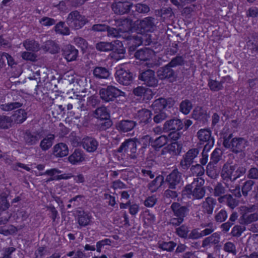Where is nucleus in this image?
<instances>
[{"label":"nucleus","mask_w":258,"mask_h":258,"mask_svg":"<svg viewBox=\"0 0 258 258\" xmlns=\"http://www.w3.org/2000/svg\"><path fill=\"white\" fill-rule=\"evenodd\" d=\"M88 22L87 18L84 16L81 15L78 11L71 12L66 19L67 25L75 30L81 29Z\"/></svg>","instance_id":"1"},{"label":"nucleus","mask_w":258,"mask_h":258,"mask_svg":"<svg viewBox=\"0 0 258 258\" xmlns=\"http://www.w3.org/2000/svg\"><path fill=\"white\" fill-rule=\"evenodd\" d=\"M138 79L148 87H156L158 85V80L155 76V72L151 69L140 72Z\"/></svg>","instance_id":"2"},{"label":"nucleus","mask_w":258,"mask_h":258,"mask_svg":"<svg viewBox=\"0 0 258 258\" xmlns=\"http://www.w3.org/2000/svg\"><path fill=\"white\" fill-rule=\"evenodd\" d=\"M133 3L127 1L114 0L111 5L113 13L117 15L128 14L131 11Z\"/></svg>","instance_id":"3"},{"label":"nucleus","mask_w":258,"mask_h":258,"mask_svg":"<svg viewBox=\"0 0 258 258\" xmlns=\"http://www.w3.org/2000/svg\"><path fill=\"white\" fill-rule=\"evenodd\" d=\"M123 92L112 86H108L107 88L100 89L99 94L101 99L106 102L113 101L120 96Z\"/></svg>","instance_id":"4"},{"label":"nucleus","mask_w":258,"mask_h":258,"mask_svg":"<svg viewBox=\"0 0 258 258\" xmlns=\"http://www.w3.org/2000/svg\"><path fill=\"white\" fill-rule=\"evenodd\" d=\"M228 143V141L225 142L224 147L230 149L233 153L235 154L243 152L248 146L247 141L243 138H234L232 139L231 144Z\"/></svg>","instance_id":"5"},{"label":"nucleus","mask_w":258,"mask_h":258,"mask_svg":"<svg viewBox=\"0 0 258 258\" xmlns=\"http://www.w3.org/2000/svg\"><path fill=\"white\" fill-rule=\"evenodd\" d=\"M115 78L119 84L128 86L133 83L135 75L128 70L120 69L116 70L115 73Z\"/></svg>","instance_id":"6"},{"label":"nucleus","mask_w":258,"mask_h":258,"mask_svg":"<svg viewBox=\"0 0 258 258\" xmlns=\"http://www.w3.org/2000/svg\"><path fill=\"white\" fill-rule=\"evenodd\" d=\"M199 153L198 148H192L189 149L183 156L180 160L179 166L183 170H187L194 162L195 159Z\"/></svg>","instance_id":"7"},{"label":"nucleus","mask_w":258,"mask_h":258,"mask_svg":"<svg viewBox=\"0 0 258 258\" xmlns=\"http://www.w3.org/2000/svg\"><path fill=\"white\" fill-rule=\"evenodd\" d=\"M211 135V131L209 129L207 128L201 129L197 132V137L200 144L206 143L204 147L206 150L208 148L211 149L214 145V139Z\"/></svg>","instance_id":"8"},{"label":"nucleus","mask_w":258,"mask_h":258,"mask_svg":"<svg viewBox=\"0 0 258 258\" xmlns=\"http://www.w3.org/2000/svg\"><path fill=\"white\" fill-rule=\"evenodd\" d=\"M157 75L160 80H168L170 82L175 81L177 78L175 71L168 64L160 68L157 71Z\"/></svg>","instance_id":"9"},{"label":"nucleus","mask_w":258,"mask_h":258,"mask_svg":"<svg viewBox=\"0 0 258 258\" xmlns=\"http://www.w3.org/2000/svg\"><path fill=\"white\" fill-rule=\"evenodd\" d=\"M139 31L141 32H152L156 28V20L152 17H147L139 20Z\"/></svg>","instance_id":"10"},{"label":"nucleus","mask_w":258,"mask_h":258,"mask_svg":"<svg viewBox=\"0 0 258 258\" xmlns=\"http://www.w3.org/2000/svg\"><path fill=\"white\" fill-rule=\"evenodd\" d=\"M181 181V173L174 169L167 176L165 182L169 188L176 189Z\"/></svg>","instance_id":"11"},{"label":"nucleus","mask_w":258,"mask_h":258,"mask_svg":"<svg viewBox=\"0 0 258 258\" xmlns=\"http://www.w3.org/2000/svg\"><path fill=\"white\" fill-rule=\"evenodd\" d=\"M137 125V122L134 120L122 119L116 122V128L120 133H126L133 131Z\"/></svg>","instance_id":"12"},{"label":"nucleus","mask_w":258,"mask_h":258,"mask_svg":"<svg viewBox=\"0 0 258 258\" xmlns=\"http://www.w3.org/2000/svg\"><path fill=\"white\" fill-rule=\"evenodd\" d=\"M42 138V134L39 132H32L30 130H26L23 134L24 141L28 146L37 144Z\"/></svg>","instance_id":"13"},{"label":"nucleus","mask_w":258,"mask_h":258,"mask_svg":"<svg viewBox=\"0 0 258 258\" xmlns=\"http://www.w3.org/2000/svg\"><path fill=\"white\" fill-rule=\"evenodd\" d=\"M174 104V101L171 99H166L163 98H160L155 100L152 105V107L154 112L163 111V109L166 107L169 108L172 106Z\"/></svg>","instance_id":"14"},{"label":"nucleus","mask_w":258,"mask_h":258,"mask_svg":"<svg viewBox=\"0 0 258 258\" xmlns=\"http://www.w3.org/2000/svg\"><path fill=\"white\" fill-rule=\"evenodd\" d=\"M170 208L175 217L182 218L183 220L187 216L189 211L187 206H182L177 202H173L171 204Z\"/></svg>","instance_id":"15"},{"label":"nucleus","mask_w":258,"mask_h":258,"mask_svg":"<svg viewBox=\"0 0 258 258\" xmlns=\"http://www.w3.org/2000/svg\"><path fill=\"white\" fill-rule=\"evenodd\" d=\"M144 140L150 143L152 146L155 149L162 147L167 143L168 140L167 137L164 135L161 136L155 140L149 136H145L143 137L141 141H143Z\"/></svg>","instance_id":"16"},{"label":"nucleus","mask_w":258,"mask_h":258,"mask_svg":"<svg viewBox=\"0 0 258 258\" xmlns=\"http://www.w3.org/2000/svg\"><path fill=\"white\" fill-rule=\"evenodd\" d=\"M92 71L94 78L98 80H107L111 74L108 68L101 66L94 67Z\"/></svg>","instance_id":"17"},{"label":"nucleus","mask_w":258,"mask_h":258,"mask_svg":"<svg viewBox=\"0 0 258 258\" xmlns=\"http://www.w3.org/2000/svg\"><path fill=\"white\" fill-rule=\"evenodd\" d=\"M85 154L80 149H75L74 152L68 157L69 162L72 165H77L85 160Z\"/></svg>","instance_id":"18"},{"label":"nucleus","mask_w":258,"mask_h":258,"mask_svg":"<svg viewBox=\"0 0 258 258\" xmlns=\"http://www.w3.org/2000/svg\"><path fill=\"white\" fill-rule=\"evenodd\" d=\"M153 54V50L149 48L145 47L136 50L134 56L137 59L145 61L151 58Z\"/></svg>","instance_id":"19"},{"label":"nucleus","mask_w":258,"mask_h":258,"mask_svg":"<svg viewBox=\"0 0 258 258\" xmlns=\"http://www.w3.org/2000/svg\"><path fill=\"white\" fill-rule=\"evenodd\" d=\"M182 126L183 124L180 119L173 118L167 120L164 123L163 130L165 132L179 131L182 129Z\"/></svg>","instance_id":"20"},{"label":"nucleus","mask_w":258,"mask_h":258,"mask_svg":"<svg viewBox=\"0 0 258 258\" xmlns=\"http://www.w3.org/2000/svg\"><path fill=\"white\" fill-rule=\"evenodd\" d=\"M192 117L203 123L206 122L209 118L207 111L202 107H196L192 111Z\"/></svg>","instance_id":"21"},{"label":"nucleus","mask_w":258,"mask_h":258,"mask_svg":"<svg viewBox=\"0 0 258 258\" xmlns=\"http://www.w3.org/2000/svg\"><path fill=\"white\" fill-rule=\"evenodd\" d=\"M83 148L89 152L95 151L98 146V143L96 139L92 137H86L82 140Z\"/></svg>","instance_id":"22"},{"label":"nucleus","mask_w":258,"mask_h":258,"mask_svg":"<svg viewBox=\"0 0 258 258\" xmlns=\"http://www.w3.org/2000/svg\"><path fill=\"white\" fill-rule=\"evenodd\" d=\"M78 54V50L71 45L66 46L63 50V55L68 61L76 60Z\"/></svg>","instance_id":"23"},{"label":"nucleus","mask_w":258,"mask_h":258,"mask_svg":"<svg viewBox=\"0 0 258 258\" xmlns=\"http://www.w3.org/2000/svg\"><path fill=\"white\" fill-rule=\"evenodd\" d=\"M216 204L217 201L216 199L210 197H207L202 203L203 212L209 215H212Z\"/></svg>","instance_id":"24"},{"label":"nucleus","mask_w":258,"mask_h":258,"mask_svg":"<svg viewBox=\"0 0 258 258\" xmlns=\"http://www.w3.org/2000/svg\"><path fill=\"white\" fill-rule=\"evenodd\" d=\"M69 153L67 145L63 143L56 144L53 148V154L56 157H63Z\"/></svg>","instance_id":"25"},{"label":"nucleus","mask_w":258,"mask_h":258,"mask_svg":"<svg viewBox=\"0 0 258 258\" xmlns=\"http://www.w3.org/2000/svg\"><path fill=\"white\" fill-rule=\"evenodd\" d=\"M235 170V165H231L226 163L223 166L221 171V176L224 180L230 179L233 181V173Z\"/></svg>","instance_id":"26"},{"label":"nucleus","mask_w":258,"mask_h":258,"mask_svg":"<svg viewBox=\"0 0 258 258\" xmlns=\"http://www.w3.org/2000/svg\"><path fill=\"white\" fill-rule=\"evenodd\" d=\"M152 113L151 111L147 109H142L138 112V116L140 123L147 124L152 121Z\"/></svg>","instance_id":"27"},{"label":"nucleus","mask_w":258,"mask_h":258,"mask_svg":"<svg viewBox=\"0 0 258 258\" xmlns=\"http://www.w3.org/2000/svg\"><path fill=\"white\" fill-rule=\"evenodd\" d=\"M27 117V113L25 110L19 109L15 111L11 118L16 123L23 122Z\"/></svg>","instance_id":"28"},{"label":"nucleus","mask_w":258,"mask_h":258,"mask_svg":"<svg viewBox=\"0 0 258 258\" xmlns=\"http://www.w3.org/2000/svg\"><path fill=\"white\" fill-rule=\"evenodd\" d=\"M78 214V223L80 225L86 226L88 225L91 220V216L88 213L83 210H80L77 211Z\"/></svg>","instance_id":"29"},{"label":"nucleus","mask_w":258,"mask_h":258,"mask_svg":"<svg viewBox=\"0 0 258 258\" xmlns=\"http://www.w3.org/2000/svg\"><path fill=\"white\" fill-rule=\"evenodd\" d=\"M132 12L134 15L137 14H145L148 13L150 9L149 7L145 4L138 3L135 5L133 4Z\"/></svg>","instance_id":"30"},{"label":"nucleus","mask_w":258,"mask_h":258,"mask_svg":"<svg viewBox=\"0 0 258 258\" xmlns=\"http://www.w3.org/2000/svg\"><path fill=\"white\" fill-rule=\"evenodd\" d=\"M23 44L27 50L37 52L40 49V44L34 39H26Z\"/></svg>","instance_id":"31"},{"label":"nucleus","mask_w":258,"mask_h":258,"mask_svg":"<svg viewBox=\"0 0 258 258\" xmlns=\"http://www.w3.org/2000/svg\"><path fill=\"white\" fill-rule=\"evenodd\" d=\"M54 139V136L52 134H49L42 140L40 143V147L41 150L43 151L48 150L52 146Z\"/></svg>","instance_id":"32"},{"label":"nucleus","mask_w":258,"mask_h":258,"mask_svg":"<svg viewBox=\"0 0 258 258\" xmlns=\"http://www.w3.org/2000/svg\"><path fill=\"white\" fill-rule=\"evenodd\" d=\"M43 48L52 54L58 53L60 49L58 45L52 40L47 41L43 46Z\"/></svg>","instance_id":"33"},{"label":"nucleus","mask_w":258,"mask_h":258,"mask_svg":"<svg viewBox=\"0 0 258 258\" xmlns=\"http://www.w3.org/2000/svg\"><path fill=\"white\" fill-rule=\"evenodd\" d=\"M219 234L217 232L214 233L211 236L206 237L203 240L202 246L205 247L211 243L216 244L219 243Z\"/></svg>","instance_id":"34"},{"label":"nucleus","mask_w":258,"mask_h":258,"mask_svg":"<svg viewBox=\"0 0 258 258\" xmlns=\"http://www.w3.org/2000/svg\"><path fill=\"white\" fill-rule=\"evenodd\" d=\"M139 143L138 139L133 138L132 141L130 144V148L127 151V155L130 159H136L137 158L138 154L137 153V143Z\"/></svg>","instance_id":"35"},{"label":"nucleus","mask_w":258,"mask_h":258,"mask_svg":"<svg viewBox=\"0 0 258 258\" xmlns=\"http://www.w3.org/2000/svg\"><path fill=\"white\" fill-rule=\"evenodd\" d=\"M205 183V181L201 177H197L194 179L193 181L191 184H187L185 187V191L187 194H192L193 190L195 186H197V185H203Z\"/></svg>","instance_id":"36"},{"label":"nucleus","mask_w":258,"mask_h":258,"mask_svg":"<svg viewBox=\"0 0 258 258\" xmlns=\"http://www.w3.org/2000/svg\"><path fill=\"white\" fill-rule=\"evenodd\" d=\"M94 114L95 117L100 120L110 118V114L107 111V108L105 106L98 107L95 110Z\"/></svg>","instance_id":"37"},{"label":"nucleus","mask_w":258,"mask_h":258,"mask_svg":"<svg viewBox=\"0 0 258 258\" xmlns=\"http://www.w3.org/2000/svg\"><path fill=\"white\" fill-rule=\"evenodd\" d=\"M223 155V151L219 148H216L211 155V161L209 163L212 165L217 164L221 159Z\"/></svg>","instance_id":"38"},{"label":"nucleus","mask_w":258,"mask_h":258,"mask_svg":"<svg viewBox=\"0 0 258 258\" xmlns=\"http://www.w3.org/2000/svg\"><path fill=\"white\" fill-rule=\"evenodd\" d=\"M125 31L122 30L121 28H114L108 26L106 32L108 37L115 38L123 36Z\"/></svg>","instance_id":"39"},{"label":"nucleus","mask_w":258,"mask_h":258,"mask_svg":"<svg viewBox=\"0 0 258 258\" xmlns=\"http://www.w3.org/2000/svg\"><path fill=\"white\" fill-rule=\"evenodd\" d=\"M1 55L2 56L4 66H5L6 61L8 65L11 68H15L17 64V61H15L14 58L9 53L3 52L1 53Z\"/></svg>","instance_id":"40"},{"label":"nucleus","mask_w":258,"mask_h":258,"mask_svg":"<svg viewBox=\"0 0 258 258\" xmlns=\"http://www.w3.org/2000/svg\"><path fill=\"white\" fill-rule=\"evenodd\" d=\"M224 83L223 80H221L220 82L210 79L208 81V86L210 90L212 91L217 92L223 88V84Z\"/></svg>","instance_id":"41"},{"label":"nucleus","mask_w":258,"mask_h":258,"mask_svg":"<svg viewBox=\"0 0 258 258\" xmlns=\"http://www.w3.org/2000/svg\"><path fill=\"white\" fill-rule=\"evenodd\" d=\"M95 47L98 51L108 52L112 50L113 44L112 42H99L96 44Z\"/></svg>","instance_id":"42"},{"label":"nucleus","mask_w":258,"mask_h":258,"mask_svg":"<svg viewBox=\"0 0 258 258\" xmlns=\"http://www.w3.org/2000/svg\"><path fill=\"white\" fill-rule=\"evenodd\" d=\"M167 148L170 153H172L173 154L177 155H179L181 152L182 145L178 142H174L169 145Z\"/></svg>","instance_id":"43"},{"label":"nucleus","mask_w":258,"mask_h":258,"mask_svg":"<svg viewBox=\"0 0 258 258\" xmlns=\"http://www.w3.org/2000/svg\"><path fill=\"white\" fill-rule=\"evenodd\" d=\"M206 190L203 185H197L193 189L192 196L194 199L200 200L205 196Z\"/></svg>","instance_id":"44"},{"label":"nucleus","mask_w":258,"mask_h":258,"mask_svg":"<svg viewBox=\"0 0 258 258\" xmlns=\"http://www.w3.org/2000/svg\"><path fill=\"white\" fill-rule=\"evenodd\" d=\"M192 108L191 101L187 99L182 101L179 106L180 111L184 114H188Z\"/></svg>","instance_id":"45"},{"label":"nucleus","mask_w":258,"mask_h":258,"mask_svg":"<svg viewBox=\"0 0 258 258\" xmlns=\"http://www.w3.org/2000/svg\"><path fill=\"white\" fill-rule=\"evenodd\" d=\"M9 196L6 193L0 194V210L5 211L10 207V204L8 200Z\"/></svg>","instance_id":"46"},{"label":"nucleus","mask_w":258,"mask_h":258,"mask_svg":"<svg viewBox=\"0 0 258 258\" xmlns=\"http://www.w3.org/2000/svg\"><path fill=\"white\" fill-rule=\"evenodd\" d=\"M189 232V227L183 224L176 229L175 233L180 237L187 239Z\"/></svg>","instance_id":"47"},{"label":"nucleus","mask_w":258,"mask_h":258,"mask_svg":"<svg viewBox=\"0 0 258 258\" xmlns=\"http://www.w3.org/2000/svg\"><path fill=\"white\" fill-rule=\"evenodd\" d=\"M13 119L11 117L0 115V128L8 129L11 126Z\"/></svg>","instance_id":"48"},{"label":"nucleus","mask_w":258,"mask_h":258,"mask_svg":"<svg viewBox=\"0 0 258 258\" xmlns=\"http://www.w3.org/2000/svg\"><path fill=\"white\" fill-rule=\"evenodd\" d=\"M23 104L19 102H12L1 106V109L4 111H11L15 109L19 108L22 106Z\"/></svg>","instance_id":"49"},{"label":"nucleus","mask_w":258,"mask_h":258,"mask_svg":"<svg viewBox=\"0 0 258 258\" xmlns=\"http://www.w3.org/2000/svg\"><path fill=\"white\" fill-rule=\"evenodd\" d=\"M64 22H59L55 26V31L56 32L60 33L63 35L70 34V29L68 27H64Z\"/></svg>","instance_id":"50"},{"label":"nucleus","mask_w":258,"mask_h":258,"mask_svg":"<svg viewBox=\"0 0 258 258\" xmlns=\"http://www.w3.org/2000/svg\"><path fill=\"white\" fill-rule=\"evenodd\" d=\"M235 165V170L233 173V181L244 175L246 171V169L243 166Z\"/></svg>","instance_id":"51"},{"label":"nucleus","mask_w":258,"mask_h":258,"mask_svg":"<svg viewBox=\"0 0 258 258\" xmlns=\"http://www.w3.org/2000/svg\"><path fill=\"white\" fill-rule=\"evenodd\" d=\"M244 224H248L258 220V213H254L250 214H244L242 216Z\"/></svg>","instance_id":"52"},{"label":"nucleus","mask_w":258,"mask_h":258,"mask_svg":"<svg viewBox=\"0 0 258 258\" xmlns=\"http://www.w3.org/2000/svg\"><path fill=\"white\" fill-rule=\"evenodd\" d=\"M17 231V229L13 225H9L7 228L6 226H0V234L5 236L12 235Z\"/></svg>","instance_id":"53"},{"label":"nucleus","mask_w":258,"mask_h":258,"mask_svg":"<svg viewBox=\"0 0 258 258\" xmlns=\"http://www.w3.org/2000/svg\"><path fill=\"white\" fill-rule=\"evenodd\" d=\"M255 182L252 180H248L245 181L242 187V192L244 196L246 197L248 195V191L252 189Z\"/></svg>","instance_id":"54"},{"label":"nucleus","mask_w":258,"mask_h":258,"mask_svg":"<svg viewBox=\"0 0 258 258\" xmlns=\"http://www.w3.org/2000/svg\"><path fill=\"white\" fill-rule=\"evenodd\" d=\"M171 68L182 66L184 64V60L182 56L178 55L173 58L168 63Z\"/></svg>","instance_id":"55"},{"label":"nucleus","mask_w":258,"mask_h":258,"mask_svg":"<svg viewBox=\"0 0 258 258\" xmlns=\"http://www.w3.org/2000/svg\"><path fill=\"white\" fill-rule=\"evenodd\" d=\"M203 166L202 164H197L195 165H192L190 169L193 173L196 174L198 176H201L204 175L205 172Z\"/></svg>","instance_id":"56"},{"label":"nucleus","mask_w":258,"mask_h":258,"mask_svg":"<svg viewBox=\"0 0 258 258\" xmlns=\"http://www.w3.org/2000/svg\"><path fill=\"white\" fill-rule=\"evenodd\" d=\"M132 22V20L128 18L120 19V20L119 25L123 27V28L122 29V30H125L124 32V33H127L126 34H125L126 35L128 33V31L130 30Z\"/></svg>","instance_id":"57"},{"label":"nucleus","mask_w":258,"mask_h":258,"mask_svg":"<svg viewBox=\"0 0 258 258\" xmlns=\"http://www.w3.org/2000/svg\"><path fill=\"white\" fill-rule=\"evenodd\" d=\"M245 230V227L244 226L239 225H235L232 229L231 235L235 237H239Z\"/></svg>","instance_id":"58"},{"label":"nucleus","mask_w":258,"mask_h":258,"mask_svg":"<svg viewBox=\"0 0 258 258\" xmlns=\"http://www.w3.org/2000/svg\"><path fill=\"white\" fill-rule=\"evenodd\" d=\"M223 249L226 252L231 253L234 255L237 253L236 246L232 242H226L224 245Z\"/></svg>","instance_id":"59"},{"label":"nucleus","mask_w":258,"mask_h":258,"mask_svg":"<svg viewBox=\"0 0 258 258\" xmlns=\"http://www.w3.org/2000/svg\"><path fill=\"white\" fill-rule=\"evenodd\" d=\"M167 117V114L164 111L154 112L153 120L156 123H159L166 119Z\"/></svg>","instance_id":"60"},{"label":"nucleus","mask_w":258,"mask_h":258,"mask_svg":"<svg viewBox=\"0 0 258 258\" xmlns=\"http://www.w3.org/2000/svg\"><path fill=\"white\" fill-rule=\"evenodd\" d=\"M247 48L252 53H258V40L249 39L246 43Z\"/></svg>","instance_id":"61"},{"label":"nucleus","mask_w":258,"mask_h":258,"mask_svg":"<svg viewBox=\"0 0 258 258\" xmlns=\"http://www.w3.org/2000/svg\"><path fill=\"white\" fill-rule=\"evenodd\" d=\"M176 245V243L173 241L163 242L162 243L159 244V247L164 250L170 252L173 251Z\"/></svg>","instance_id":"62"},{"label":"nucleus","mask_w":258,"mask_h":258,"mask_svg":"<svg viewBox=\"0 0 258 258\" xmlns=\"http://www.w3.org/2000/svg\"><path fill=\"white\" fill-rule=\"evenodd\" d=\"M22 58L27 61H36L37 60V55L33 53L28 51H24L21 53Z\"/></svg>","instance_id":"63"},{"label":"nucleus","mask_w":258,"mask_h":258,"mask_svg":"<svg viewBox=\"0 0 258 258\" xmlns=\"http://www.w3.org/2000/svg\"><path fill=\"white\" fill-rule=\"evenodd\" d=\"M228 216L227 212L224 210H221L215 214L214 219L216 222L222 223L226 220Z\"/></svg>","instance_id":"64"}]
</instances>
